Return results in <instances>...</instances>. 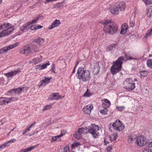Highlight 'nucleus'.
Wrapping results in <instances>:
<instances>
[{"label": "nucleus", "mask_w": 152, "mask_h": 152, "mask_svg": "<svg viewBox=\"0 0 152 152\" xmlns=\"http://www.w3.org/2000/svg\"><path fill=\"white\" fill-rule=\"evenodd\" d=\"M104 25V31L110 35H113L117 31L118 29V26L115 24H112L110 21H105L102 22Z\"/></svg>", "instance_id": "f257e3e1"}, {"label": "nucleus", "mask_w": 152, "mask_h": 152, "mask_svg": "<svg viewBox=\"0 0 152 152\" xmlns=\"http://www.w3.org/2000/svg\"><path fill=\"white\" fill-rule=\"evenodd\" d=\"M77 74L78 79L81 80L82 82L87 81L91 78L90 72L88 70H84L83 66L78 68Z\"/></svg>", "instance_id": "f03ea898"}, {"label": "nucleus", "mask_w": 152, "mask_h": 152, "mask_svg": "<svg viewBox=\"0 0 152 152\" xmlns=\"http://www.w3.org/2000/svg\"><path fill=\"white\" fill-rule=\"evenodd\" d=\"M124 60V57L121 56L113 63L110 69V72L113 75L116 74L121 70L123 61Z\"/></svg>", "instance_id": "7ed1b4c3"}, {"label": "nucleus", "mask_w": 152, "mask_h": 152, "mask_svg": "<svg viewBox=\"0 0 152 152\" xmlns=\"http://www.w3.org/2000/svg\"><path fill=\"white\" fill-rule=\"evenodd\" d=\"M126 7V4L123 2H118L114 6L110 9L111 13L115 15H118L121 12L124 11Z\"/></svg>", "instance_id": "20e7f679"}, {"label": "nucleus", "mask_w": 152, "mask_h": 152, "mask_svg": "<svg viewBox=\"0 0 152 152\" xmlns=\"http://www.w3.org/2000/svg\"><path fill=\"white\" fill-rule=\"evenodd\" d=\"M4 29H5L0 33V37L10 35L14 30V26L9 23H4L0 26V30Z\"/></svg>", "instance_id": "39448f33"}, {"label": "nucleus", "mask_w": 152, "mask_h": 152, "mask_svg": "<svg viewBox=\"0 0 152 152\" xmlns=\"http://www.w3.org/2000/svg\"><path fill=\"white\" fill-rule=\"evenodd\" d=\"M4 29H5L0 33V37L10 35L14 30V26L9 23H4L0 26V30Z\"/></svg>", "instance_id": "423d86ee"}, {"label": "nucleus", "mask_w": 152, "mask_h": 152, "mask_svg": "<svg viewBox=\"0 0 152 152\" xmlns=\"http://www.w3.org/2000/svg\"><path fill=\"white\" fill-rule=\"evenodd\" d=\"M38 51V50L35 45L25 46L20 50V52L21 54L26 56L33 53L34 52Z\"/></svg>", "instance_id": "0eeeda50"}, {"label": "nucleus", "mask_w": 152, "mask_h": 152, "mask_svg": "<svg viewBox=\"0 0 152 152\" xmlns=\"http://www.w3.org/2000/svg\"><path fill=\"white\" fill-rule=\"evenodd\" d=\"M100 129L98 126L91 124L88 129V132L91 134L93 137L96 138L100 135Z\"/></svg>", "instance_id": "6e6552de"}, {"label": "nucleus", "mask_w": 152, "mask_h": 152, "mask_svg": "<svg viewBox=\"0 0 152 152\" xmlns=\"http://www.w3.org/2000/svg\"><path fill=\"white\" fill-rule=\"evenodd\" d=\"M124 88L128 91L133 90L135 88V83L131 78H128L123 83Z\"/></svg>", "instance_id": "1a4fd4ad"}, {"label": "nucleus", "mask_w": 152, "mask_h": 152, "mask_svg": "<svg viewBox=\"0 0 152 152\" xmlns=\"http://www.w3.org/2000/svg\"><path fill=\"white\" fill-rule=\"evenodd\" d=\"M113 127L115 129L119 132L122 131L124 128V126L119 120H117L113 124Z\"/></svg>", "instance_id": "9d476101"}, {"label": "nucleus", "mask_w": 152, "mask_h": 152, "mask_svg": "<svg viewBox=\"0 0 152 152\" xmlns=\"http://www.w3.org/2000/svg\"><path fill=\"white\" fill-rule=\"evenodd\" d=\"M136 142L137 144L140 147H142L146 143V140L144 137L139 136L136 138Z\"/></svg>", "instance_id": "9b49d317"}, {"label": "nucleus", "mask_w": 152, "mask_h": 152, "mask_svg": "<svg viewBox=\"0 0 152 152\" xmlns=\"http://www.w3.org/2000/svg\"><path fill=\"white\" fill-rule=\"evenodd\" d=\"M18 43H15L12 45L5 47L0 49V54H2L6 53L8 51L17 46Z\"/></svg>", "instance_id": "f8f14e48"}, {"label": "nucleus", "mask_w": 152, "mask_h": 152, "mask_svg": "<svg viewBox=\"0 0 152 152\" xmlns=\"http://www.w3.org/2000/svg\"><path fill=\"white\" fill-rule=\"evenodd\" d=\"M51 78H48L47 77H45L44 80H42L39 83L38 86L39 87H44L47 84L49 83L50 80Z\"/></svg>", "instance_id": "ddd939ff"}, {"label": "nucleus", "mask_w": 152, "mask_h": 152, "mask_svg": "<svg viewBox=\"0 0 152 152\" xmlns=\"http://www.w3.org/2000/svg\"><path fill=\"white\" fill-rule=\"evenodd\" d=\"M21 70L20 69H18L14 71L12 70L10 72L5 74V75L8 77H10L14 75L19 74Z\"/></svg>", "instance_id": "4468645a"}, {"label": "nucleus", "mask_w": 152, "mask_h": 152, "mask_svg": "<svg viewBox=\"0 0 152 152\" xmlns=\"http://www.w3.org/2000/svg\"><path fill=\"white\" fill-rule=\"evenodd\" d=\"M93 106L92 104L87 105L85 106L83 108V110L86 114H89L91 113V111L93 109Z\"/></svg>", "instance_id": "2eb2a0df"}, {"label": "nucleus", "mask_w": 152, "mask_h": 152, "mask_svg": "<svg viewBox=\"0 0 152 152\" xmlns=\"http://www.w3.org/2000/svg\"><path fill=\"white\" fill-rule=\"evenodd\" d=\"M61 96L58 93H53L49 97V99L51 100H56L60 98Z\"/></svg>", "instance_id": "dca6fc26"}, {"label": "nucleus", "mask_w": 152, "mask_h": 152, "mask_svg": "<svg viewBox=\"0 0 152 152\" xmlns=\"http://www.w3.org/2000/svg\"><path fill=\"white\" fill-rule=\"evenodd\" d=\"M42 57L40 56L37 57L30 61L29 62L31 64H36L39 63L42 61Z\"/></svg>", "instance_id": "f3484780"}, {"label": "nucleus", "mask_w": 152, "mask_h": 152, "mask_svg": "<svg viewBox=\"0 0 152 152\" xmlns=\"http://www.w3.org/2000/svg\"><path fill=\"white\" fill-rule=\"evenodd\" d=\"M60 24V21L59 20H55L52 23L51 26L49 27V29H52L58 26Z\"/></svg>", "instance_id": "a211bd4d"}, {"label": "nucleus", "mask_w": 152, "mask_h": 152, "mask_svg": "<svg viewBox=\"0 0 152 152\" xmlns=\"http://www.w3.org/2000/svg\"><path fill=\"white\" fill-rule=\"evenodd\" d=\"M128 29V25L126 23L123 24L122 26V28L120 32V34H125L126 32Z\"/></svg>", "instance_id": "6ab92c4d"}, {"label": "nucleus", "mask_w": 152, "mask_h": 152, "mask_svg": "<svg viewBox=\"0 0 152 152\" xmlns=\"http://www.w3.org/2000/svg\"><path fill=\"white\" fill-rule=\"evenodd\" d=\"M103 107H109L111 105L110 101L107 99L102 100Z\"/></svg>", "instance_id": "aec40b11"}, {"label": "nucleus", "mask_w": 152, "mask_h": 152, "mask_svg": "<svg viewBox=\"0 0 152 152\" xmlns=\"http://www.w3.org/2000/svg\"><path fill=\"white\" fill-rule=\"evenodd\" d=\"M8 99L5 97L0 98V105H5L10 103V101L7 100Z\"/></svg>", "instance_id": "412c9836"}, {"label": "nucleus", "mask_w": 152, "mask_h": 152, "mask_svg": "<svg viewBox=\"0 0 152 152\" xmlns=\"http://www.w3.org/2000/svg\"><path fill=\"white\" fill-rule=\"evenodd\" d=\"M30 23L25 24L20 28L21 31L23 32H26L27 30L30 29Z\"/></svg>", "instance_id": "4be33fe9"}, {"label": "nucleus", "mask_w": 152, "mask_h": 152, "mask_svg": "<svg viewBox=\"0 0 152 152\" xmlns=\"http://www.w3.org/2000/svg\"><path fill=\"white\" fill-rule=\"evenodd\" d=\"M23 88H19L16 89H13L9 91V92L10 93H12V94H13L12 92H14V93L15 94H18L22 91V89Z\"/></svg>", "instance_id": "5701e85b"}, {"label": "nucleus", "mask_w": 152, "mask_h": 152, "mask_svg": "<svg viewBox=\"0 0 152 152\" xmlns=\"http://www.w3.org/2000/svg\"><path fill=\"white\" fill-rule=\"evenodd\" d=\"M36 147V146H32L23 149L20 151V152H27L31 151Z\"/></svg>", "instance_id": "b1692460"}, {"label": "nucleus", "mask_w": 152, "mask_h": 152, "mask_svg": "<svg viewBox=\"0 0 152 152\" xmlns=\"http://www.w3.org/2000/svg\"><path fill=\"white\" fill-rule=\"evenodd\" d=\"M100 69V67L98 64H96L94 68L93 72L94 74L97 75L99 72Z\"/></svg>", "instance_id": "393cba45"}, {"label": "nucleus", "mask_w": 152, "mask_h": 152, "mask_svg": "<svg viewBox=\"0 0 152 152\" xmlns=\"http://www.w3.org/2000/svg\"><path fill=\"white\" fill-rule=\"evenodd\" d=\"M116 45L113 44L108 46L107 48V50L108 51H110L114 50L115 49Z\"/></svg>", "instance_id": "a878e982"}, {"label": "nucleus", "mask_w": 152, "mask_h": 152, "mask_svg": "<svg viewBox=\"0 0 152 152\" xmlns=\"http://www.w3.org/2000/svg\"><path fill=\"white\" fill-rule=\"evenodd\" d=\"M152 35V28L148 30L144 36V37L147 39L148 37Z\"/></svg>", "instance_id": "bb28decb"}, {"label": "nucleus", "mask_w": 152, "mask_h": 152, "mask_svg": "<svg viewBox=\"0 0 152 152\" xmlns=\"http://www.w3.org/2000/svg\"><path fill=\"white\" fill-rule=\"evenodd\" d=\"M44 39L42 38H38L36 40L37 43L39 44L40 45H42L45 42Z\"/></svg>", "instance_id": "cd10ccee"}, {"label": "nucleus", "mask_w": 152, "mask_h": 152, "mask_svg": "<svg viewBox=\"0 0 152 152\" xmlns=\"http://www.w3.org/2000/svg\"><path fill=\"white\" fill-rule=\"evenodd\" d=\"M42 16L39 15L35 19H34L32 21L31 23H35L39 19H41L42 18Z\"/></svg>", "instance_id": "c85d7f7f"}, {"label": "nucleus", "mask_w": 152, "mask_h": 152, "mask_svg": "<svg viewBox=\"0 0 152 152\" xmlns=\"http://www.w3.org/2000/svg\"><path fill=\"white\" fill-rule=\"evenodd\" d=\"M117 137V134H114L110 137V139L111 141H114L116 140Z\"/></svg>", "instance_id": "c756f323"}, {"label": "nucleus", "mask_w": 152, "mask_h": 152, "mask_svg": "<svg viewBox=\"0 0 152 152\" xmlns=\"http://www.w3.org/2000/svg\"><path fill=\"white\" fill-rule=\"evenodd\" d=\"M74 136L77 139H80L81 136V134L77 131L74 134Z\"/></svg>", "instance_id": "7c9ffc66"}, {"label": "nucleus", "mask_w": 152, "mask_h": 152, "mask_svg": "<svg viewBox=\"0 0 152 152\" xmlns=\"http://www.w3.org/2000/svg\"><path fill=\"white\" fill-rule=\"evenodd\" d=\"M62 3H57L54 6V8H59L62 9L63 7V5L62 4Z\"/></svg>", "instance_id": "2f4dec72"}, {"label": "nucleus", "mask_w": 152, "mask_h": 152, "mask_svg": "<svg viewBox=\"0 0 152 152\" xmlns=\"http://www.w3.org/2000/svg\"><path fill=\"white\" fill-rule=\"evenodd\" d=\"M140 73L141 76L146 77L148 75V72L146 71H140Z\"/></svg>", "instance_id": "473e14b6"}, {"label": "nucleus", "mask_w": 152, "mask_h": 152, "mask_svg": "<svg viewBox=\"0 0 152 152\" xmlns=\"http://www.w3.org/2000/svg\"><path fill=\"white\" fill-rule=\"evenodd\" d=\"M147 64L148 67L152 68V59L148 60L147 61Z\"/></svg>", "instance_id": "72a5a7b5"}, {"label": "nucleus", "mask_w": 152, "mask_h": 152, "mask_svg": "<svg viewBox=\"0 0 152 152\" xmlns=\"http://www.w3.org/2000/svg\"><path fill=\"white\" fill-rule=\"evenodd\" d=\"M105 107L103 110H101L100 111V113L103 115L106 114L107 112V107Z\"/></svg>", "instance_id": "f704fd0d"}, {"label": "nucleus", "mask_w": 152, "mask_h": 152, "mask_svg": "<svg viewBox=\"0 0 152 152\" xmlns=\"http://www.w3.org/2000/svg\"><path fill=\"white\" fill-rule=\"evenodd\" d=\"M125 107L124 106H118L116 107V109L119 111H122L125 109Z\"/></svg>", "instance_id": "c9c22d12"}, {"label": "nucleus", "mask_w": 152, "mask_h": 152, "mask_svg": "<svg viewBox=\"0 0 152 152\" xmlns=\"http://www.w3.org/2000/svg\"><path fill=\"white\" fill-rule=\"evenodd\" d=\"M148 150L150 151H152V141L149 142L148 143Z\"/></svg>", "instance_id": "e433bc0d"}, {"label": "nucleus", "mask_w": 152, "mask_h": 152, "mask_svg": "<svg viewBox=\"0 0 152 152\" xmlns=\"http://www.w3.org/2000/svg\"><path fill=\"white\" fill-rule=\"evenodd\" d=\"M51 107V105H49L46 106L44 108L42 109V111H45L46 110H49Z\"/></svg>", "instance_id": "4c0bfd02"}, {"label": "nucleus", "mask_w": 152, "mask_h": 152, "mask_svg": "<svg viewBox=\"0 0 152 152\" xmlns=\"http://www.w3.org/2000/svg\"><path fill=\"white\" fill-rule=\"evenodd\" d=\"M145 4H152V0H143Z\"/></svg>", "instance_id": "58836bf2"}, {"label": "nucleus", "mask_w": 152, "mask_h": 152, "mask_svg": "<svg viewBox=\"0 0 152 152\" xmlns=\"http://www.w3.org/2000/svg\"><path fill=\"white\" fill-rule=\"evenodd\" d=\"M8 145H7V143H6V142L4 143L2 145H0V150L3 149L6 147Z\"/></svg>", "instance_id": "ea45409f"}, {"label": "nucleus", "mask_w": 152, "mask_h": 152, "mask_svg": "<svg viewBox=\"0 0 152 152\" xmlns=\"http://www.w3.org/2000/svg\"><path fill=\"white\" fill-rule=\"evenodd\" d=\"M30 28L31 30H36V25L33 26L32 25L31 23L30 22Z\"/></svg>", "instance_id": "a19ab883"}, {"label": "nucleus", "mask_w": 152, "mask_h": 152, "mask_svg": "<svg viewBox=\"0 0 152 152\" xmlns=\"http://www.w3.org/2000/svg\"><path fill=\"white\" fill-rule=\"evenodd\" d=\"M50 65V64L49 63V62L45 64H44L41 65L42 68H41V69H45L47 67V66L49 65Z\"/></svg>", "instance_id": "79ce46f5"}, {"label": "nucleus", "mask_w": 152, "mask_h": 152, "mask_svg": "<svg viewBox=\"0 0 152 152\" xmlns=\"http://www.w3.org/2000/svg\"><path fill=\"white\" fill-rule=\"evenodd\" d=\"M147 15V16L149 18L152 17V10H149L148 12Z\"/></svg>", "instance_id": "37998d69"}, {"label": "nucleus", "mask_w": 152, "mask_h": 152, "mask_svg": "<svg viewBox=\"0 0 152 152\" xmlns=\"http://www.w3.org/2000/svg\"><path fill=\"white\" fill-rule=\"evenodd\" d=\"M91 95L90 93L89 92L88 90V89L85 94L84 95V96L86 97H88Z\"/></svg>", "instance_id": "c03bdc74"}, {"label": "nucleus", "mask_w": 152, "mask_h": 152, "mask_svg": "<svg viewBox=\"0 0 152 152\" xmlns=\"http://www.w3.org/2000/svg\"><path fill=\"white\" fill-rule=\"evenodd\" d=\"M51 66L52 68L50 70V71L53 72L54 73H56V72L55 71V66L54 64H53Z\"/></svg>", "instance_id": "a18cd8bd"}, {"label": "nucleus", "mask_w": 152, "mask_h": 152, "mask_svg": "<svg viewBox=\"0 0 152 152\" xmlns=\"http://www.w3.org/2000/svg\"><path fill=\"white\" fill-rule=\"evenodd\" d=\"M69 146H66L64 149V151L63 152H69Z\"/></svg>", "instance_id": "49530a36"}, {"label": "nucleus", "mask_w": 152, "mask_h": 152, "mask_svg": "<svg viewBox=\"0 0 152 152\" xmlns=\"http://www.w3.org/2000/svg\"><path fill=\"white\" fill-rule=\"evenodd\" d=\"M4 79L3 77L0 78V85H2L4 83Z\"/></svg>", "instance_id": "de8ad7c7"}, {"label": "nucleus", "mask_w": 152, "mask_h": 152, "mask_svg": "<svg viewBox=\"0 0 152 152\" xmlns=\"http://www.w3.org/2000/svg\"><path fill=\"white\" fill-rule=\"evenodd\" d=\"M7 99H7V100H9L10 101V103L12 101L16 100L17 99V98H15L14 97H11L10 98H7Z\"/></svg>", "instance_id": "09e8293b"}, {"label": "nucleus", "mask_w": 152, "mask_h": 152, "mask_svg": "<svg viewBox=\"0 0 152 152\" xmlns=\"http://www.w3.org/2000/svg\"><path fill=\"white\" fill-rule=\"evenodd\" d=\"M64 134H62V132L61 133V134H59V135H57L56 136V139H57V141H59L60 140V139L59 138L62 136Z\"/></svg>", "instance_id": "8fccbe9b"}, {"label": "nucleus", "mask_w": 152, "mask_h": 152, "mask_svg": "<svg viewBox=\"0 0 152 152\" xmlns=\"http://www.w3.org/2000/svg\"><path fill=\"white\" fill-rule=\"evenodd\" d=\"M84 131L85 129L82 128H79L77 131L82 134L84 132Z\"/></svg>", "instance_id": "3c124183"}, {"label": "nucleus", "mask_w": 152, "mask_h": 152, "mask_svg": "<svg viewBox=\"0 0 152 152\" xmlns=\"http://www.w3.org/2000/svg\"><path fill=\"white\" fill-rule=\"evenodd\" d=\"M134 139H135V138H134V139L131 136H129L128 139V141L129 143H131L134 140Z\"/></svg>", "instance_id": "603ef678"}, {"label": "nucleus", "mask_w": 152, "mask_h": 152, "mask_svg": "<svg viewBox=\"0 0 152 152\" xmlns=\"http://www.w3.org/2000/svg\"><path fill=\"white\" fill-rule=\"evenodd\" d=\"M125 56L127 60H132L135 59V58H133V57L127 56V55H126V54H125Z\"/></svg>", "instance_id": "864d4df0"}, {"label": "nucleus", "mask_w": 152, "mask_h": 152, "mask_svg": "<svg viewBox=\"0 0 152 152\" xmlns=\"http://www.w3.org/2000/svg\"><path fill=\"white\" fill-rule=\"evenodd\" d=\"M134 22L130 20L129 21V25L130 27H133L134 26Z\"/></svg>", "instance_id": "5fc2aeb1"}, {"label": "nucleus", "mask_w": 152, "mask_h": 152, "mask_svg": "<svg viewBox=\"0 0 152 152\" xmlns=\"http://www.w3.org/2000/svg\"><path fill=\"white\" fill-rule=\"evenodd\" d=\"M42 68V66L40 65H38L36 66V69H39L40 70L42 69H41Z\"/></svg>", "instance_id": "6e6d98bb"}, {"label": "nucleus", "mask_w": 152, "mask_h": 152, "mask_svg": "<svg viewBox=\"0 0 152 152\" xmlns=\"http://www.w3.org/2000/svg\"><path fill=\"white\" fill-rule=\"evenodd\" d=\"M51 142L54 141H57V139H56V138L55 136L52 137H51Z\"/></svg>", "instance_id": "4d7b16f0"}, {"label": "nucleus", "mask_w": 152, "mask_h": 152, "mask_svg": "<svg viewBox=\"0 0 152 152\" xmlns=\"http://www.w3.org/2000/svg\"><path fill=\"white\" fill-rule=\"evenodd\" d=\"M36 30L39 29L41 28L42 27V26H41L39 25H36Z\"/></svg>", "instance_id": "13d9d810"}, {"label": "nucleus", "mask_w": 152, "mask_h": 152, "mask_svg": "<svg viewBox=\"0 0 152 152\" xmlns=\"http://www.w3.org/2000/svg\"><path fill=\"white\" fill-rule=\"evenodd\" d=\"M54 1V0H46L45 2V4Z\"/></svg>", "instance_id": "bf43d9fd"}, {"label": "nucleus", "mask_w": 152, "mask_h": 152, "mask_svg": "<svg viewBox=\"0 0 152 152\" xmlns=\"http://www.w3.org/2000/svg\"><path fill=\"white\" fill-rule=\"evenodd\" d=\"M6 143H7V145L8 146L10 145V144L12 143L11 142V141L10 140L8 141L7 142H6Z\"/></svg>", "instance_id": "052dcab7"}, {"label": "nucleus", "mask_w": 152, "mask_h": 152, "mask_svg": "<svg viewBox=\"0 0 152 152\" xmlns=\"http://www.w3.org/2000/svg\"><path fill=\"white\" fill-rule=\"evenodd\" d=\"M112 146H109L107 149V150L108 151H110L111 149Z\"/></svg>", "instance_id": "680f3d73"}, {"label": "nucleus", "mask_w": 152, "mask_h": 152, "mask_svg": "<svg viewBox=\"0 0 152 152\" xmlns=\"http://www.w3.org/2000/svg\"><path fill=\"white\" fill-rule=\"evenodd\" d=\"M78 144H79L77 143H75L72 144V146L73 147H74L77 146Z\"/></svg>", "instance_id": "e2e57ef3"}, {"label": "nucleus", "mask_w": 152, "mask_h": 152, "mask_svg": "<svg viewBox=\"0 0 152 152\" xmlns=\"http://www.w3.org/2000/svg\"><path fill=\"white\" fill-rule=\"evenodd\" d=\"M10 140L12 143L15 142L16 141V139H11Z\"/></svg>", "instance_id": "0e129e2a"}, {"label": "nucleus", "mask_w": 152, "mask_h": 152, "mask_svg": "<svg viewBox=\"0 0 152 152\" xmlns=\"http://www.w3.org/2000/svg\"><path fill=\"white\" fill-rule=\"evenodd\" d=\"M104 143H105V145H106V144L108 143V142H107L106 141V139L105 138L104 139Z\"/></svg>", "instance_id": "69168bd1"}, {"label": "nucleus", "mask_w": 152, "mask_h": 152, "mask_svg": "<svg viewBox=\"0 0 152 152\" xmlns=\"http://www.w3.org/2000/svg\"><path fill=\"white\" fill-rule=\"evenodd\" d=\"M27 132V131H26V130L24 132H23V135H24Z\"/></svg>", "instance_id": "338daca9"}, {"label": "nucleus", "mask_w": 152, "mask_h": 152, "mask_svg": "<svg viewBox=\"0 0 152 152\" xmlns=\"http://www.w3.org/2000/svg\"><path fill=\"white\" fill-rule=\"evenodd\" d=\"M30 128H28L27 129H26V131H27V132H28L30 130Z\"/></svg>", "instance_id": "774afa93"}]
</instances>
